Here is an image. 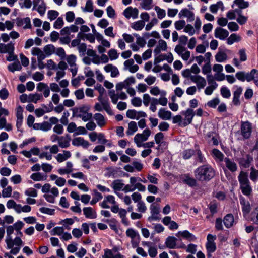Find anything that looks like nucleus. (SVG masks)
Returning a JSON list of instances; mask_svg holds the SVG:
<instances>
[{"label": "nucleus", "mask_w": 258, "mask_h": 258, "mask_svg": "<svg viewBox=\"0 0 258 258\" xmlns=\"http://www.w3.org/2000/svg\"><path fill=\"white\" fill-rule=\"evenodd\" d=\"M215 174V170L209 165L201 166L195 170L196 178L201 181L210 180Z\"/></svg>", "instance_id": "obj_1"}, {"label": "nucleus", "mask_w": 258, "mask_h": 258, "mask_svg": "<svg viewBox=\"0 0 258 258\" xmlns=\"http://www.w3.org/2000/svg\"><path fill=\"white\" fill-rule=\"evenodd\" d=\"M238 179L242 193L247 197H249L251 195L252 189L248 178L247 173L241 171L238 176Z\"/></svg>", "instance_id": "obj_2"}, {"label": "nucleus", "mask_w": 258, "mask_h": 258, "mask_svg": "<svg viewBox=\"0 0 258 258\" xmlns=\"http://www.w3.org/2000/svg\"><path fill=\"white\" fill-rule=\"evenodd\" d=\"M235 76L238 80L242 82L253 81L254 84L258 87V71L255 69H252L248 73L244 71L238 72L236 73Z\"/></svg>", "instance_id": "obj_3"}, {"label": "nucleus", "mask_w": 258, "mask_h": 258, "mask_svg": "<svg viewBox=\"0 0 258 258\" xmlns=\"http://www.w3.org/2000/svg\"><path fill=\"white\" fill-rule=\"evenodd\" d=\"M89 109L86 106L75 107L73 109V116L81 118L84 121L89 120L92 117V114L88 112Z\"/></svg>", "instance_id": "obj_4"}, {"label": "nucleus", "mask_w": 258, "mask_h": 258, "mask_svg": "<svg viewBox=\"0 0 258 258\" xmlns=\"http://www.w3.org/2000/svg\"><path fill=\"white\" fill-rule=\"evenodd\" d=\"M151 132L149 128L144 130L142 133L137 134L134 138V141L138 147H142V145L146 141L151 135Z\"/></svg>", "instance_id": "obj_5"}, {"label": "nucleus", "mask_w": 258, "mask_h": 258, "mask_svg": "<svg viewBox=\"0 0 258 258\" xmlns=\"http://www.w3.org/2000/svg\"><path fill=\"white\" fill-rule=\"evenodd\" d=\"M126 235L131 239V244L133 248L137 247L140 241L139 233L133 228H128L126 231Z\"/></svg>", "instance_id": "obj_6"}, {"label": "nucleus", "mask_w": 258, "mask_h": 258, "mask_svg": "<svg viewBox=\"0 0 258 258\" xmlns=\"http://www.w3.org/2000/svg\"><path fill=\"white\" fill-rule=\"evenodd\" d=\"M76 60L77 57L74 54L69 55L66 58L67 63L70 67L69 70L73 77L76 75L78 71Z\"/></svg>", "instance_id": "obj_7"}, {"label": "nucleus", "mask_w": 258, "mask_h": 258, "mask_svg": "<svg viewBox=\"0 0 258 258\" xmlns=\"http://www.w3.org/2000/svg\"><path fill=\"white\" fill-rule=\"evenodd\" d=\"M183 118L182 126H186L192 122V119L195 115L194 110L191 108H187L185 111L181 112Z\"/></svg>", "instance_id": "obj_8"}, {"label": "nucleus", "mask_w": 258, "mask_h": 258, "mask_svg": "<svg viewBox=\"0 0 258 258\" xmlns=\"http://www.w3.org/2000/svg\"><path fill=\"white\" fill-rule=\"evenodd\" d=\"M164 138V135L161 132H159L155 135V141L156 143L158 144L156 149L158 151L162 150L163 151L164 150L167 148L166 142L163 141Z\"/></svg>", "instance_id": "obj_9"}, {"label": "nucleus", "mask_w": 258, "mask_h": 258, "mask_svg": "<svg viewBox=\"0 0 258 258\" xmlns=\"http://www.w3.org/2000/svg\"><path fill=\"white\" fill-rule=\"evenodd\" d=\"M190 79L192 82L196 84L197 86L196 87L199 90L204 88L206 86V79L200 75H192L190 77Z\"/></svg>", "instance_id": "obj_10"}, {"label": "nucleus", "mask_w": 258, "mask_h": 258, "mask_svg": "<svg viewBox=\"0 0 258 258\" xmlns=\"http://www.w3.org/2000/svg\"><path fill=\"white\" fill-rule=\"evenodd\" d=\"M150 209L151 215L148 217V220L150 222L159 220L160 219L158 216L160 213L159 206L152 204L150 206Z\"/></svg>", "instance_id": "obj_11"}, {"label": "nucleus", "mask_w": 258, "mask_h": 258, "mask_svg": "<svg viewBox=\"0 0 258 258\" xmlns=\"http://www.w3.org/2000/svg\"><path fill=\"white\" fill-rule=\"evenodd\" d=\"M241 134L244 139H248L251 136L252 126L248 121L243 122L241 124Z\"/></svg>", "instance_id": "obj_12"}, {"label": "nucleus", "mask_w": 258, "mask_h": 258, "mask_svg": "<svg viewBox=\"0 0 258 258\" xmlns=\"http://www.w3.org/2000/svg\"><path fill=\"white\" fill-rule=\"evenodd\" d=\"M174 50L184 60L186 61L190 57V52L181 45H177L175 47Z\"/></svg>", "instance_id": "obj_13"}, {"label": "nucleus", "mask_w": 258, "mask_h": 258, "mask_svg": "<svg viewBox=\"0 0 258 258\" xmlns=\"http://www.w3.org/2000/svg\"><path fill=\"white\" fill-rule=\"evenodd\" d=\"M108 94L111 99L112 102L114 104L117 103L118 99L125 100L127 98L126 94L124 92H121L119 93H115L114 90L109 91Z\"/></svg>", "instance_id": "obj_14"}, {"label": "nucleus", "mask_w": 258, "mask_h": 258, "mask_svg": "<svg viewBox=\"0 0 258 258\" xmlns=\"http://www.w3.org/2000/svg\"><path fill=\"white\" fill-rule=\"evenodd\" d=\"M177 239L174 236H168L165 240V244L167 247L170 249L181 248L185 247L184 244L179 246L177 245Z\"/></svg>", "instance_id": "obj_15"}, {"label": "nucleus", "mask_w": 258, "mask_h": 258, "mask_svg": "<svg viewBox=\"0 0 258 258\" xmlns=\"http://www.w3.org/2000/svg\"><path fill=\"white\" fill-rule=\"evenodd\" d=\"M139 14L138 9L136 8L128 7L126 8L123 12V15L127 19H136L138 18Z\"/></svg>", "instance_id": "obj_16"}, {"label": "nucleus", "mask_w": 258, "mask_h": 258, "mask_svg": "<svg viewBox=\"0 0 258 258\" xmlns=\"http://www.w3.org/2000/svg\"><path fill=\"white\" fill-rule=\"evenodd\" d=\"M233 89H235V90L233 92L232 103L234 105L238 106L240 104L239 98L242 94L243 89L241 87L238 86H234Z\"/></svg>", "instance_id": "obj_17"}, {"label": "nucleus", "mask_w": 258, "mask_h": 258, "mask_svg": "<svg viewBox=\"0 0 258 258\" xmlns=\"http://www.w3.org/2000/svg\"><path fill=\"white\" fill-rule=\"evenodd\" d=\"M240 203L242 206V211L244 217H246L250 212L251 206L249 202L246 201L244 198H240Z\"/></svg>", "instance_id": "obj_18"}, {"label": "nucleus", "mask_w": 258, "mask_h": 258, "mask_svg": "<svg viewBox=\"0 0 258 258\" xmlns=\"http://www.w3.org/2000/svg\"><path fill=\"white\" fill-rule=\"evenodd\" d=\"M229 35V32L222 28L217 27L214 31V36L216 38L224 40Z\"/></svg>", "instance_id": "obj_19"}, {"label": "nucleus", "mask_w": 258, "mask_h": 258, "mask_svg": "<svg viewBox=\"0 0 258 258\" xmlns=\"http://www.w3.org/2000/svg\"><path fill=\"white\" fill-rule=\"evenodd\" d=\"M16 24L18 26H23L24 29H31V24L30 19L29 17L25 18H17L16 19Z\"/></svg>", "instance_id": "obj_20"}, {"label": "nucleus", "mask_w": 258, "mask_h": 258, "mask_svg": "<svg viewBox=\"0 0 258 258\" xmlns=\"http://www.w3.org/2000/svg\"><path fill=\"white\" fill-rule=\"evenodd\" d=\"M224 161L225 167L231 172H234L237 170V166L233 160L226 157Z\"/></svg>", "instance_id": "obj_21"}, {"label": "nucleus", "mask_w": 258, "mask_h": 258, "mask_svg": "<svg viewBox=\"0 0 258 258\" xmlns=\"http://www.w3.org/2000/svg\"><path fill=\"white\" fill-rule=\"evenodd\" d=\"M176 236L177 237H182L183 238L186 239L189 241H194L196 240V236L192 233H190L187 230H184L183 231H179L176 234Z\"/></svg>", "instance_id": "obj_22"}, {"label": "nucleus", "mask_w": 258, "mask_h": 258, "mask_svg": "<svg viewBox=\"0 0 258 258\" xmlns=\"http://www.w3.org/2000/svg\"><path fill=\"white\" fill-rule=\"evenodd\" d=\"M167 49V43L163 39H160L154 52L156 55H158L161 51H166Z\"/></svg>", "instance_id": "obj_23"}, {"label": "nucleus", "mask_w": 258, "mask_h": 258, "mask_svg": "<svg viewBox=\"0 0 258 258\" xmlns=\"http://www.w3.org/2000/svg\"><path fill=\"white\" fill-rule=\"evenodd\" d=\"M14 228L13 226H9L7 228V236L6 238V243L8 249H10L12 247V237L11 235L14 232Z\"/></svg>", "instance_id": "obj_24"}, {"label": "nucleus", "mask_w": 258, "mask_h": 258, "mask_svg": "<svg viewBox=\"0 0 258 258\" xmlns=\"http://www.w3.org/2000/svg\"><path fill=\"white\" fill-rule=\"evenodd\" d=\"M253 161V158L249 154H247L245 157L240 159L239 163L240 166L244 168H248L251 163Z\"/></svg>", "instance_id": "obj_25"}, {"label": "nucleus", "mask_w": 258, "mask_h": 258, "mask_svg": "<svg viewBox=\"0 0 258 258\" xmlns=\"http://www.w3.org/2000/svg\"><path fill=\"white\" fill-rule=\"evenodd\" d=\"M179 18H181L183 17H187L190 21L194 20V13L187 9L184 8L182 9L178 14Z\"/></svg>", "instance_id": "obj_26"}, {"label": "nucleus", "mask_w": 258, "mask_h": 258, "mask_svg": "<svg viewBox=\"0 0 258 258\" xmlns=\"http://www.w3.org/2000/svg\"><path fill=\"white\" fill-rule=\"evenodd\" d=\"M33 128L35 130H40L44 132L48 131L51 128V123L47 121H44L41 123H35L33 124Z\"/></svg>", "instance_id": "obj_27"}, {"label": "nucleus", "mask_w": 258, "mask_h": 258, "mask_svg": "<svg viewBox=\"0 0 258 258\" xmlns=\"http://www.w3.org/2000/svg\"><path fill=\"white\" fill-rule=\"evenodd\" d=\"M249 6L248 2L244 0H234L231 5L232 8H234L235 6L238 8L239 10H242L248 8Z\"/></svg>", "instance_id": "obj_28"}, {"label": "nucleus", "mask_w": 258, "mask_h": 258, "mask_svg": "<svg viewBox=\"0 0 258 258\" xmlns=\"http://www.w3.org/2000/svg\"><path fill=\"white\" fill-rule=\"evenodd\" d=\"M211 154L217 162H221L224 160V155L217 149H213Z\"/></svg>", "instance_id": "obj_29"}, {"label": "nucleus", "mask_w": 258, "mask_h": 258, "mask_svg": "<svg viewBox=\"0 0 258 258\" xmlns=\"http://www.w3.org/2000/svg\"><path fill=\"white\" fill-rule=\"evenodd\" d=\"M104 69L106 72L111 73V76L112 77H116L119 74L117 68L112 64H108L105 66Z\"/></svg>", "instance_id": "obj_30"}, {"label": "nucleus", "mask_w": 258, "mask_h": 258, "mask_svg": "<svg viewBox=\"0 0 258 258\" xmlns=\"http://www.w3.org/2000/svg\"><path fill=\"white\" fill-rule=\"evenodd\" d=\"M71 138L68 135L64 136H60L58 144L59 146L62 148H68L70 146Z\"/></svg>", "instance_id": "obj_31"}, {"label": "nucleus", "mask_w": 258, "mask_h": 258, "mask_svg": "<svg viewBox=\"0 0 258 258\" xmlns=\"http://www.w3.org/2000/svg\"><path fill=\"white\" fill-rule=\"evenodd\" d=\"M14 50V45L12 43H9L7 44H0V52L1 53H13Z\"/></svg>", "instance_id": "obj_32"}, {"label": "nucleus", "mask_w": 258, "mask_h": 258, "mask_svg": "<svg viewBox=\"0 0 258 258\" xmlns=\"http://www.w3.org/2000/svg\"><path fill=\"white\" fill-rule=\"evenodd\" d=\"M31 53L33 55L37 56L38 60H43L47 56L44 51H42L38 47H33L31 50Z\"/></svg>", "instance_id": "obj_33"}, {"label": "nucleus", "mask_w": 258, "mask_h": 258, "mask_svg": "<svg viewBox=\"0 0 258 258\" xmlns=\"http://www.w3.org/2000/svg\"><path fill=\"white\" fill-rule=\"evenodd\" d=\"M72 144L76 146H82L84 148H87L89 145V142L82 137L74 138L72 140Z\"/></svg>", "instance_id": "obj_34"}, {"label": "nucleus", "mask_w": 258, "mask_h": 258, "mask_svg": "<svg viewBox=\"0 0 258 258\" xmlns=\"http://www.w3.org/2000/svg\"><path fill=\"white\" fill-rule=\"evenodd\" d=\"M71 156V153L69 151L63 150V153L58 154L55 158L58 162L61 163L70 158Z\"/></svg>", "instance_id": "obj_35"}, {"label": "nucleus", "mask_w": 258, "mask_h": 258, "mask_svg": "<svg viewBox=\"0 0 258 258\" xmlns=\"http://www.w3.org/2000/svg\"><path fill=\"white\" fill-rule=\"evenodd\" d=\"M83 211L87 218L94 219L96 218V212L90 207L84 208Z\"/></svg>", "instance_id": "obj_36"}, {"label": "nucleus", "mask_w": 258, "mask_h": 258, "mask_svg": "<svg viewBox=\"0 0 258 258\" xmlns=\"http://www.w3.org/2000/svg\"><path fill=\"white\" fill-rule=\"evenodd\" d=\"M73 164L70 162L68 161L66 163V166L65 168H60L58 170V172L60 175H64L66 174H70L73 171Z\"/></svg>", "instance_id": "obj_37"}, {"label": "nucleus", "mask_w": 258, "mask_h": 258, "mask_svg": "<svg viewBox=\"0 0 258 258\" xmlns=\"http://www.w3.org/2000/svg\"><path fill=\"white\" fill-rule=\"evenodd\" d=\"M43 96L41 93H34V94H30L29 95V100L28 102H33L34 103H37L38 101L43 100Z\"/></svg>", "instance_id": "obj_38"}, {"label": "nucleus", "mask_w": 258, "mask_h": 258, "mask_svg": "<svg viewBox=\"0 0 258 258\" xmlns=\"http://www.w3.org/2000/svg\"><path fill=\"white\" fill-rule=\"evenodd\" d=\"M102 95L100 94V96L98 97V100L102 104L104 110H105L108 114L111 115L112 112V110L110 107L109 103L107 100L103 99L102 97Z\"/></svg>", "instance_id": "obj_39"}, {"label": "nucleus", "mask_w": 258, "mask_h": 258, "mask_svg": "<svg viewBox=\"0 0 258 258\" xmlns=\"http://www.w3.org/2000/svg\"><path fill=\"white\" fill-rule=\"evenodd\" d=\"M249 221L258 225V206L254 208L249 215Z\"/></svg>", "instance_id": "obj_40"}, {"label": "nucleus", "mask_w": 258, "mask_h": 258, "mask_svg": "<svg viewBox=\"0 0 258 258\" xmlns=\"http://www.w3.org/2000/svg\"><path fill=\"white\" fill-rule=\"evenodd\" d=\"M234 221V217L231 214H227L223 219L224 225L227 228H229L233 226Z\"/></svg>", "instance_id": "obj_41"}, {"label": "nucleus", "mask_w": 258, "mask_h": 258, "mask_svg": "<svg viewBox=\"0 0 258 258\" xmlns=\"http://www.w3.org/2000/svg\"><path fill=\"white\" fill-rule=\"evenodd\" d=\"M158 116L164 120H169L171 118V112L161 108L158 112Z\"/></svg>", "instance_id": "obj_42"}, {"label": "nucleus", "mask_w": 258, "mask_h": 258, "mask_svg": "<svg viewBox=\"0 0 258 258\" xmlns=\"http://www.w3.org/2000/svg\"><path fill=\"white\" fill-rule=\"evenodd\" d=\"M238 17L236 19L237 22L241 25L245 24L247 21V17L242 15V11L239 9H235Z\"/></svg>", "instance_id": "obj_43"}, {"label": "nucleus", "mask_w": 258, "mask_h": 258, "mask_svg": "<svg viewBox=\"0 0 258 258\" xmlns=\"http://www.w3.org/2000/svg\"><path fill=\"white\" fill-rule=\"evenodd\" d=\"M138 130L137 125L136 122L132 121L128 124V128L126 134L128 136L133 135Z\"/></svg>", "instance_id": "obj_44"}, {"label": "nucleus", "mask_w": 258, "mask_h": 258, "mask_svg": "<svg viewBox=\"0 0 258 258\" xmlns=\"http://www.w3.org/2000/svg\"><path fill=\"white\" fill-rule=\"evenodd\" d=\"M124 185V184L121 182V180L119 179L114 180L111 184V187L115 191L122 190Z\"/></svg>", "instance_id": "obj_45"}, {"label": "nucleus", "mask_w": 258, "mask_h": 258, "mask_svg": "<svg viewBox=\"0 0 258 258\" xmlns=\"http://www.w3.org/2000/svg\"><path fill=\"white\" fill-rule=\"evenodd\" d=\"M195 154L196 156V160L198 162L200 163H204L206 162V158L204 157L201 151L199 148L195 149Z\"/></svg>", "instance_id": "obj_46"}, {"label": "nucleus", "mask_w": 258, "mask_h": 258, "mask_svg": "<svg viewBox=\"0 0 258 258\" xmlns=\"http://www.w3.org/2000/svg\"><path fill=\"white\" fill-rule=\"evenodd\" d=\"M145 22L144 21L139 20L131 24V27L136 31H141L145 26Z\"/></svg>", "instance_id": "obj_47"}, {"label": "nucleus", "mask_w": 258, "mask_h": 258, "mask_svg": "<svg viewBox=\"0 0 258 258\" xmlns=\"http://www.w3.org/2000/svg\"><path fill=\"white\" fill-rule=\"evenodd\" d=\"M94 119L96 121L99 126H102L105 124L104 117L100 113H95L93 116Z\"/></svg>", "instance_id": "obj_48"}, {"label": "nucleus", "mask_w": 258, "mask_h": 258, "mask_svg": "<svg viewBox=\"0 0 258 258\" xmlns=\"http://www.w3.org/2000/svg\"><path fill=\"white\" fill-rule=\"evenodd\" d=\"M55 47L52 44H48L43 48V51L46 56H49L54 53Z\"/></svg>", "instance_id": "obj_49"}, {"label": "nucleus", "mask_w": 258, "mask_h": 258, "mask_svg": "<svg viewBox=\"0 0 258 258\" xmlns=\"http://www.w3.org/2000/svg\"><path fill=\"white\" fill-rule=\"evenodd\" d=\"M241 40V37L235 33H232L227 39V43L231 45L235 42H239Z\"/></svg>", "instance_id": "obj_50"}, {"label": "nucleus", "mask_w": 258, "mask_h": 258, "mask_svg": "<svg viewBox=\"0 0 258 258\" xmlns=\"http://www.w3.org/2000/svg\"><path fill=\"white\" fill-rule=\"evenodd\" d=\"M5 128L7 131L12 130V126L10 123H7L6 119L5 117L0 118V129Z\"/></svg>", "instance_id": "obj_51"}, {"label": "nucleus", "mask_w": 258, "mask_h": 258, "mask_svg": "<svg viewBox=\"0 0 258 258\" xmlns=\"http://www.w3.org/2000/svg\"><path fill=\"white\" fill-rule=\"evenodd\" d=\"M195 153V150L186 149L182 152V158L185 160L190 159Z\"/></svg>", "instance_id": "obj_52"}, {"label": "nucleus", "mask_w": 258, "mask_h": 258, "mask_svg": "<svg viewBox=\"0 0 258 258\" xmlns=\"http://www.w3.org/2000/svg\"><path fill=\"white\" fill-rule=\"evenodd\" d=\"M22 67L19 61H17L13 63L10 64L8 66L9 71L12 72H14L15 71H19L21 69Z\"/></svg>", "instance_id": "obj_53"}, {"label": "nucleus", "mask_w": 258, "mask_h": 258, "mask_svg": "<svg viewBox=\"0 0 258 258\" xmlns=\"http://www.w3.org/2000/svg\"><path fill=\"white\" fill-rule=\"evenodd\" d=\"M227 59V54L222 51H219L215 55L216 61L219 62L224 61Z\"/></svg>", "instance_id": "obj_54"}, {"label": "nucleus", "mask_w": 258, "mask_h": 258, "mask_svg": "<svg viewBox=\"0 0 258 258\" xmlns=\"http://www.w3.org/2000/svg\"><path fill=\"white\" fill-rule=\"evenodd\" d=\"M35 9L41 16H43L45 13L46 9V4L43 1H42L40 4L37 6Z\"/></svg>", "instance_id": "obj_55"}, {"label": "nucleus", "mask_w": 258, "mask_h": 258, "mask_svg": "<svg viewBox=\"0 0 258 258\" xmlns=\"http://www.w3.org/2000/svg\"><path fill=\"white\" fill-rule=\"evenodd\" d=\"M218 85L217 83H213V85H209L208 86H207L204 91V93L207 95H211L214 90H215L218 87Z\"/></svg>", "instance_id": "obj_56"}, {"label": "nucleus", "mask_w": 258, "mask_h": 258, "mask_svg": "<svg viewBox=\"0 0 258 258\" xmlns=\"http://www.w3.org/2000/svg\"><path fill=\"white\" fill-rule=\"evenodd\" d=\"M206 249L208 252V256H211V253L214 252L216 249V245L215 243H206Z\"/></svg>", "instance_id": "obj_57"}, {"label": "nucleus", "mask_w": 258, "mask_h": 258, "mask_svg": "<svg viewBox=\"0 0 258 258\" xmlns=\"http://www.w3.org/2000/svg\"><path fill=\"white\" fill-rule=\"evenodd\" d=\"M207 139L208 140V142L209 143L212 142V144L213 145L217 146L218 145L219 142H218V139L216 136H213L212 133H208L207 136Z\"/></svg>", "instance_id": "obj_58"}, {"label": "nucleus", "mask_w": 258, "mask_h": 258, "mask_svg": "<svg viewBox=\"0 0 258 258\" xmlns=\"http://www.w3.org/2000/svg\"><path fill=\"white\" fill-rule=\"evenodd\" d=\"M152 3L153 0H143L141 5L144 9L149 10L152 8Z\"/></svg>", "instance_id": "obj_59"}, {"label": "nucleus", "mask_w": 258, "mask_h": 258, "mask_svg": "<svg viewBox=\"0 0 258 258\" xmlns=\"http://www.w3.org/2000/svg\"><path fill=\"white\" fill-rule=\"evenodd\" d=\"M30 178L34 181H42L46 179L43 175L40 172L33 173Z\"/></svg>", "instance_id": "obj_60"}, {"label": "nucleus", "mask_w": 258, "mask_h": 258, "mask_svg": "<svg viewBox=\"0 0 258 258\" xmlns=\"http://www.w3.org/2000/svg\"><path fill=\"white\" fill-rule=\"evenodd\" d=\"M155 10L156 11L158 19H162L164 18L166 16V12L164 9L160 8L158 6L155 7Z\"/></svg>", "instance_id": "obj_61"}, {"label": "nucleus", "mask_w": 258, "mask_h": 258, "mask_svg": "<svg viewBox=\"0 0 258 258\" xmlns=\"http://www.w3.org/2000/svg\"><path fill=\"white\" fill-rule=\"evenodd\" d=\"M59 15V13L55 10H49L47 13L48 19L50 21L55 20Z\"/></svg>", "instance_id": "obj_62"}, {"label": "nucleus", "mask_w": 258, "mask_h": 258, "mask_svg": "<svg viewBox=\"0 0 258 258\" xmlns=\"http://www.w3.org/2000/svg\"><path fill=\"white\" fill-rule=\"evenodd\" d=\"M186 22L184 20H180L175 22L174 26L177 30H180L183 28H184L185 26Z\"/></svg>", "instance_id": "obj_63"}, {"label": "nucleus", "mask_w": 258, "mask_h": 258, "mask_svg": "<svg viewBox=\"0 0 258 258\" xmlns=\"http://www.w3.org/2000/svg\"><path fill=\"white\" fill-rule=\"evenodd\" d=\"M250 170V178L252 181H255L258 179V170L255 169L253 167L251 168Z\"/></svg>", "instance_id": "obj_64"}]
</instances>
